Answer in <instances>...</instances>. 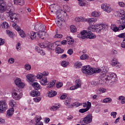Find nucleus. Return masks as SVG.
<instances>
[{"label":"nucleus","instance_id":"obj_1","mask_svg":"<svg viewBox=\"0 0 125 125\" xmlns=\"http://www.w3.org/2000/svg\"><path fill=\"white\" fill-rule=\"evenodd\" d=\"M34 29L38 33H35L31 32L30 33H28V38H30L32 41L35 40H39V39H42L44 40V36L46 35L45 31V26L43 24H36L34 27Z\"/></svg>","mask_w":125,"mask_h":125},{"label":"nucleus","instance_id":"obj_2","mask_svg":"<svg viewBox=\"0 0 125 125\" xmlns=\"http://www.w3.org/2000/svg\"><path fill=\"white\" fill-rule=\"evenodd\" d=\"M82 71L83 74H87V75H93V74H97L98 73H107L108 69L104 68V69L100 68H93L90 67L89 65L84 66L82 68Z\"/></svg>","mask_w":125,"mask_h":125},{"label":"nucleus","instance_id":"obj_3","mask_svg":"<svg viewBox=\"0 0 125 125\" xmlns=\"http://www.w3.org/2000/svg\"><path fill=\"white\" fill-rule=\"evenodd\" d=\"M104 80H105V82H109L110 85H114L115 83L118 82V78L117 77V75L112 73H106L105 77L100 80V83H103L105 82Z\"/></svg>","mask_w":125,"mask_h":125},{"label":"nucleus","instance_id":"obj_4","mask_svg":"<svg viewBox=\"0 0 125 125\" xmlns=\"http://www.w3.org/2000/svg\"><path fill=\"white\" fill-rule=\"evenodd\" d=\"M79 39H82L84 40L85 39H90V40H93L96 38V35H94L91 31L83 30L77 36Z\"/></svg>","mask_w":125,"mask_h":125},{"label":"nucleus","instance_id":"obj_5","mask_svg":"<svg viewBox=\"0 0 125 125\" xmlns=\"http://www.w3.org/2000/svg\"><path fill=\"white\" fill-rule=\"evenodd\" d=\"M8 13V16L10 17V21L11 22H17L18 20V15L13 13L12 9H10L9 11L7 12Z\"/></svg>","mask_w":125,"mask_h":125},{"label":"nucleus","instance_id":"obj_6","mask_svg":"<svg viewBox=\"0 0 125 125\" xmlns=\"http://www.w3.org/2000/svg\"><path fill=\"white\" fill-rule=\"evenodd\" d=\"M42 73H39L36 76L37 80H41L40 83L42 85H46L47 84V78L46 77H43Z\"/></svg>","mask_w":125,"mask_h":125},{"label":"nucleus","instance_id":"obj_7","mask_svg":"<svg viewBox=\"0 0 125 125\" xmlns=\"http://www.w3.org/2000/svg\"><path fill=\"white\" fill-rule=\"evenodd\" d=\"M57 19L58 20H57L56 24L58 27L61 28V27H62V25H63V23L65 22V21L62 19L61 14H60V13L58 12L57 13Z\"/></svg>","mask_w":125,"mask_h":125},{"label":"nucleus","instance_id":"obj_8","mask_svg":"<svg viewBox=\"0 0 125 125\" xmlns=\"http://www.w3.org/2000/svg\"><path fill=\"white\" fill-rule=\"evenodd\" d=\"M12 26L13 28H15L17 31H18L20 36H21V38H25L26 36V35H25V33H24L23 30H21V28H20V27H19L18 25L14 23L12 24Z\"/></svg>","mask_w":125,"mask_h":125},{"label":"nucleus","instance_id":"obj_9","mask_svg":"<svg viewBox=\"0 0 125 125\" xmlns=\"http://www.w3.org/2000/svg\"><path fill=\"white\" fill-rule=\"evenodd\" d=\"M22 90H21V89H19L14 93L13 98L15 99V100H19V99L22 98Z\"/></svg>","mask_w":125,"mask_h":125},{"label":"nucleus","instance_id":"obj_10","mask_svg":"<svg viewBox=\"0 0 125 125\" xmlns=\"http://www.w3.org/2000/svg\"><path fill=\"white\" fill-rule=\"evenodd\" d=\"M71 99H67L64 102V105L67 106L68 108H73L74 106H77L76 103H73Z\"/></svg>","mask_w":125,"mask_h":125},{"label":"nucleus","instance_id":"obj_11","mask_svg":"<svg viewBox=\"0 0 125 125\" xmlns=\"http://www.w3.org/2000/svg\"><path fill=\"white\" fill-rule=\"evenodd\" d=\"M7 109V104L5 101H0V114L3 113Z\"/></svg>","mask_w":125,"mask_h":125},{"label":"nucleus","instance_id":"obj_12","mask_svg":"<svg viewBox=\"0 0 125 125\" xmlns=\"http://www.w3.org/2000/svg\"><path fill=\"white\" fill-rule=\"evenodd\" d=\"M92 122V114H88L83 119V123L84 124H90Z\"/></svg>","mask_w":125,"mask_h":125},{"label":"nucleus","instance_id":"obj_13","mask_svg":"<svg viewBox=\"0 0 125 125\" xmlns=\"http://www.w3.org/2000/svg\"><path fill=\"white\" fill-rule=\"evenodd\" d=\"M101 8L104 11L107 12V13H110L112 11V8H111L108 4H102L101 5Z\"/></svg>","mask_w":125,"mask_h":125},{"label":"nucleus","instance_id":"obj_14","mask_svg":"<svg viewBox=\"0 0 125 125\" xmlns=\"http://www.w3.org/2000/svg\"><path fill=\"white\" fill-rule=\"evenodd\" d=\"M15 83L18 86V87H20L21 88H23L25 86V84L24 83L21 82V79H17L15 81Z\"/></svg>","mask_w":125,"mask_h":125},{"label":"nucleus","instance_id":"obj_15","mask_svg":"<svg viewBox=\"0 0 125 125\" xmlns=\"http://www.w3.org/2000/svg\"><path fill=\"white\" fill-rule=\"evenodd\" d=\"M118 38L120 39H124L123 42H125V33H121L117 36ZM121 46L123 48H125V42H123L121 43Z\"/></svg>","mask_w":125,"mask_h":125},{"label":"nucleus","instance_id":"obj_16","mask_svg":"<svg viewBox=\"0 0 125 125\" xmlns=\"http://www.w3.org/2000/svg\"><path fill=\"white\" fill-rule=\"evenodd\" d=\"M3 0H0V11H2V12L5 11V9H6L5 2H4Z\"/></svg>","mask_w":125,"mask_h":125},{"label":"nucleus","instance_id":"obj_17","mask_svg":"<svg viewBox=\"0 0 125 125\" xmlns=\"http://www.w3.org/2000/svg\"><path fill=\"white\" fill-rule=\"evenodd\" d=\"M120 20H125V12L124 10H121L120 12H118L117 14Z\"/></svg>","mask_w":125,"mask_h":125},{"label":"nucleus","instance_id":"obj_18","mask_svg":"<svg viewBox=\"0 0 125 125\" xmlns=\"http://www.w3.org/2000/svg\"><path fill=\"white\" fill-rule=\"evenodd\" d=\"M35 78H36V76L34 74H28L26 75V79L28 82H30L31 83H33L35 81Z\"/></svg>","mask_w":125,"mask_h":125},{"label":"nucleus","instance_id":"obj_19","mask_svg":"<svg viewBox=\"0 0 125 125\" xmlns=\"http://www.w3.org/2000/svg\"><path fill=\"white\" fill-rule=\"evenodd\" d=\"M13 113H14V108H11L8 110L6 114L7 118H10L13 115Z\"/></svg>","mask_w":125,"mask_h":125},{"label":"nucleus","instance_id":"obj_20","mask_svg":"<svg viewBox=\"0 0 125 125\" xmlns=\"http://www.w3.org/2000/svg\"><path fill=\"white\" fill-rule=\"evenodd\" d=\"M32 86L34 87L35 90L37 91H38L39 89H41V88H42V86H41V85L37 82L33 83L32 84Z\"/></svg>","mask_w":125,"mask_h":125},{"label":"nucleus","instance_id":"obj_21","mask_svg":"<svg viewBox=\"0 0 125 125\" xmlns=\"http://www.w3.org/2000/svg\"><path fill=\"white\" fill-rule=\"evenodd\" d=\"M14 3L15 4H19V5H24L25 1L24 0H14Z\"/></svg>","mask_w":125,"mask_h":125},{"label":"nucleus","instance_id":"obj_22","mask_svg":"<svg viewBox=\"0 0 125 125\" xmlns=\"http://www.w3.org/2000/svg\"><path fill=\"white\" fill-rule=\"evenodd\" d=\"M48 46V48H50V49H51L52 50H55L57 47H58V45H57L56 43H54L50 44Z\"/></svg>","mask_w":125,"mask_h":125},{"label":"nucleus","instance_id":"obj_23","mask_svg":"<svg viewBox=\"0 0 125 125\" xmlns=\"http://www.w3.org/2000/svg\"><path fill=\"white\" fill-rule=\"evenodd\" d=\"M86 21L89 23V24H93L95 23V22L97 21V18H93L91 19H88L86 20Z\"/></svg>","mask_w":125,"mask_h":125},{"label":"nucleus","instance_id":"obj_24","mask_svg":"<svg viewBox=\"0 0 125 125\" xmlns=\"http://www.w3.org/2000/svg\"><path fill=\"white\" fill-rule=\"evenodd\" d=\"M31 96L33 97H36V96H40L41 93L39 91H32L30 93Z\"/></svg>","mask_w":125,"mask_h":125},{"label":"nucleus","instance_id":"obj_25","mask_svg":"<svg viewBox=\"0 0 125 125\" xmlns=\"http://www.w3.org/2000/svg\"><path fill=\"white\" fill-rule=\"evenodd\" d=\"M111 65L113 67H116V69H119L120 68V66L118 65V62L116 59H113Z\"/></svg>","mask_w":125,"mask_h":125},{"label":"nucleus","instance_id":"obj_26","mask_svg":"<svg viewBox=\"0 0 125 125\" xmlns=\"http://www.w3.org/2000/svg\"><path fill=\"white\" fill-rule=\"evenodd\" d=\"M67 42L68 44H69L70 45L73 44L74 43V39L72 38L70 36H68L66 38Z\"/></svg>","mask_w":125,"mask_h":125},{"label":"nucleus","instance_id":"obj_27","mask_svg":"<svg viewBox=\"0 0 125 125\" xmlns=\"http://www.w3.org/2000/svg\"><path fill=\"white\" fill-rule=\"evenodd\" d=\"M9 105L13 108V107H16L17 104H16V102L14 100H11L9 101Z\"/></svg>","mask_w":125,"mask_h":125},{"label":"nucleus","instance_id":"obj_28","mask_svg":"<svg viewBox=\"0 0 125 125\" xmlns=\"http://www.w3.org/2000/svg\"><path fill=\"white\" fill-rule=\"evenodd\" d=\"M82 85V81L80 79H77L75 81V86L77 87V88L81 87Z\"/></svg>","mask_w":125,"mask_h":125},{"label":"nucleus","instance_id":"obj_29","mask_svg":"<svg viewBox=\"0 0 125 125\" xmlns=\"http://www.w3.org/2000/svg\"><path fill=\"white\" fill-rule=\"evenodd\" d=\"M56 94H57V92L55 91L51 90L48 92L49 97H54Z\"/></svg>","mask_w":125,"mask_h":125},{"label":"nucleus","instance_id":"obj_30","mask_svg":"<svg viewBox=\"0 0 125 125\" xmlns=\"http://www.w3.org/2000/svg\"><path fill=\"white\" fill-rule=\"evenodd\" d=\"M1 26L3 29H8L9 24L6 21H4L2 23Z\"/></svg>","mask_w":125,"mask_h":125},{"label":"nucleus","instance_id":"obj_31","mask_svg":"<svg viewBox=\"0 0 125 125\" xmlns=\"http://www.w3.org/2000/svg\"><path fill=\"white\" fill-rule=\"evenodd\" d=\"M75 20L77 21V22H85V19L83 17L76 18Z\"/></svg>","mask_w":125,"mask_h":125},{"label":"nucleus","instance_id":"obj_32","mask_svg":"<svg viewBox=\"0 0 125 125\" xmlns=\"http://www.w3.org/2000/svg\"><path fill=\"white\" fill-rule=\"evenodd\" d=\"M119 101H121V104H125V97L124 96H120L118 98Z\"/></svg>","mask_w":125,"mask_h":125},{"label":"nucleus","instance_id":"obj_33","mask_svg":"<svg viewBox=\"0 0 125 125\" xmlns=\"http://www.w3.org/2000/svg\"><path fill=\"white\" fill-rule=\"evenodd\" d=\"M55 83H56V80H53L52 82H50L47 85V88H50V87H52V86L55 84Z\"/></svg>","mask_w":125,"mask_h":125},{"label":"nucleus","instance_id":"obj_34","mask_svg":"<svg viewBox=\"0 0 125 125\" xmlns=\"http://www.w3.org/2000/svg\"><path fill=\"white\" fill-rule=\"evenodd\" d=\"M101 28L102 31L103 32V31H106L107 30L108 25L106 24H101Z\"/></svg>","mask_w":125,"mask_h":125},{"label":"nucleus","instance_id":"obj_35","mask_svg":"<svg viewBox=\"0 0 125 125\" xmlns=\"http://www.w3.org/2000/svg\"><path fill=\"white\" fill-rule=\"evenodd\" d=\"M106 88H100L97 90V92H98V93H99V94H101L102 93H104V92H106Z\"/></svg>","mask_w":125,"mask_h":125},{"label":"nucleus","instance_id":"obj_36","mask_svg":"<svg viewBox=\"0 0 125 125\" xmlns=\"http://www.w3.org/2000/svg\"><path fill=\"white\" fill-rule=\"evenodd\" d=\"M88 31L90 32H96V28L95 27V25H92L91 26H89L88 29Z\"/></svg>","mask_w":125,"mask_h":125},{"label":"nucleus","instance_id":"obj_37","mask_svg":"<svg viewBox=\"0 0 125 125\" xmlns=\"http://www.w3.org/2000/svg\"><path fill=\"white\" fill-rule=\"evenodd\" d=\"M39 45L41 48H45V47L48 46V44L45 42L39 43Z\"/></svg>","mask_w":125,"mask_h":125},{"label":"nucleus","instance_id":"obj_38","mask_svg":"<svg viewBox=\"0 0 125 125\" xmlns=\"http://www.w3.org/2000/svg\"><path fill=\"white\" fill-rule=\"evenodd\" d=\"M70 30L71 33H76V32H77V28H76V26L74 25L70 26Z\"/></svg>","mask_w":125,"mask_h":125},{"label":"nucleus","instance_id":"obj_39","mask_svg":"<svg viewBox=\"0 0 125 125\" xmlns=\"http://www.w3.org/2000/svg\"><path fill=\"white\" fill-rule=\"evenodd\" d=\"M95 27H96V32H100V31H102L101 29V24H95Z\"/></svg>","mask_w":125,"mask_h":125},{"label":"nucleus","instance_id":"obj_40","mask_svg":"<svg viewBox=\"0 0 125 125\" xmlns=\"http://www.w3.org/2000/svg\"><path fill=\"white\" fill-rule=\"evenodd\" d=\"M91 15L93 17H99L101 14L98 12L94 11L92 13Z\"/></svg>","mask_w":125,"mask_h":125},{"label":"nucleus","instance_id":"obj_41","mask_svg":"<svg viewBox=\"0 0 125 125\" xmlns=\"http://www.w3.org/2000/svg\"><path fill=\"white\" fill-rule=\"evenodd\" d=\"M89 110V108L86 107L85 108H82L79 110V113H81V114H83V113H85V112H87Z\"/></svg>","mask_w":125,"mask_h":125},{"label":"nucleus","instance_id":"obj_42","mask_svg":"<svg viewBox=\"0 0 125 125\" xmlns=\"http://www.w3.org/2000/svg\"><path fill=\"white\" fill-rule=\"evenodd\" d=\"M56 53L60 54V53H63L64 52V50L62 49L60 47H57L56 48Z\"/></svg>","mask_w":125,"mask_h":125},{"label":"nucleus","instance_id":"obj_43","mask_svg":"<svg viewBox=\"0 0 125 125\" xmlns=\"http://www.w3.org/2000/svg\"><path fill=\"white\" fill-rule=\"evenodd\" d=\"M103 103H111V102H112V99L110 98H105L103 100Z\"/></svg>","mask_w":125,"mask_h":125},{"label":"nucleus","instance_id":"obj_44","mask_svg":"<svg viewBox=\"0 0 125 125\" xmlns=\"http://www.w3.org/2000/svg\"><path fill=\"white\" fill-rule=\"evenodd\" d=\"M89 57L86 54H84L80 57L81 60H85V59H88Z\"/></svg>","mask_w":125,"mask_h":125},{"label":"nucleus","instance_id":"obj_45","mask_svg":"<svg viewBox=\"0 0 125 125\" xmlns=\"http://www.w3.org/2000/svg\"><path fill=\"white\" fill-rule=\"evenodd\" d=\"M6 33L10 38H13V32H12L11 31L7 30H6Z\"/></svg>","mask_w":125,"mask_h":125},{"label":"nucleus","instance_id":"obj_46","mask_svg":"<svg viewBox=\"0 0 125 125\" xmlns=\"http://www.w3.org/2000/svg\"><path fill=\"white\" fill-rule=\"evenodd\" d=\"M70 64V63H69V62H67L65 61H63L62 62V67H67V66H68V65H69Z\"/></svg>","mask_w":125,"mask_h":125},{"label":"nucleus","instance_id":"obj_47","mask_svg":"<svg viewBox=\"0 0 125 125\" xmlns=\"http://www.w3.org/2000/svg\"><path fill=\"white\" fill-rule=\"evenodd\" d=\"M60 107V105H53L51 107V110L52 111H56V110H57V109H59Z\"/></svg>","mask_w":125,"mask_h":125},{"label":"nucleus","instance_id":"obj_48","mask_svg":"<svg viewBox=\"0 0 125 125\" xmlns=\"http://www.w3.org/2000/svg\"><path fill=\"white\" fill-rule=\"evenodd\" d=\"M36 124H40V123H42V122H40L42 120V117L36 116Z\"/></svg>","mask_w":125,"mask_h":125},{"label":"nucleus","instance_id":"obj_49","mask_svg":"<svg viewBox=\"0 0 125 125\" xmlns=\"http://www.w3.org/2000/svg\"><path fill=\"white\" fill-rule=\"evenodd\" d=\"M82 62H77L76 63V66H75V68L76 69H79L80 68H81L82 67Z\"/></svg>","mask_w":125,"mask_h":125},{"label":"nucleus","instance_id":"obj_50","mask_svg":"<svg viewBox=\"0 0 125 125\" xmlns=\"http://www.w3.org/2000/svg\"><path fill=\"white\" fill-rule=\"evenodd\" d=\"M63 86V83L62 82H58L57 83L56 87L57 88H60Z\"/></svg>","mask_w":125,"mask_h":125},{"label":"nucleus","instance_id":"obj_51","mask_svg":"<svg viewBox=\"0 0 125 125\" xmlns=\"http://www.w3.org/2000/svg\"><path fill=\"white\" fill-rule=\"evenodd\" d=\"M63 37V35L62 34H58L57 33L56 34V35L54 36V38L55 39H61Z\"/></svg>","mask_w":125,"mask_h":125},{"label":"nucleus","instance_id":"obj_52","mask_svg":"<svg viewBox=\"0 0 125 125\" xmlns=\"http://www.w3.org/2000/svg\"><path fill=\"white\" fill-rule=\"evenodd\" d=\"M24 68H25V70H27V71H30V70H31V68H32V67L31 66V65L30 64H25L24 66Z\"/></svg>","mask_w":125,"mask_h":125},{"label":"nucleus","instance_id":"obj_53","mask_svg":"<svg viewBox=\"0 0 125 125\" xmlns=\"http://www.w3.org/2000/svg\"><path fill=\"white\" fill-rule=\"evenodd\" d=\"M111 29H113L114 32H118L120 30L119 27L116 26V25H113V27H111Z\"/></svg>","mask_w":125,"mask_h":125},{"label":"nucleus","instance_id":"obj_54","mask_svg":"<svg viewBox=\"0 0 125 125\" xmlns=\"http://www.w3.org/2000/svg\"><path fill=\"white\" fill-rule=\"evenodd\" d=\"M117 112H112L110 113V115L113 117V118L114 119H115L116 118V117H117Z\"/></svg>","mask_w":125,"mask_h":125},{"label":"nucleus","instance_id":"obj_55","mask_svg":"<svg viewBox=\"0 0 125 125\" xmlns=\"http://www.w3.org/2000/svg\"><path fill=\"white\" fill-rule=\"evenodd\" d=\"M125 28V24L123 23L122 24H120L119 26V30L121 31V30H124Z\"/></svg>","mask_w":125,"mask_h":125},{"label":"nucleus","instance_id":"obj_56","mask_svg":"<svg viewBox=\"0 0 125 125\" xmlns=\"http://www.w3.org/2000/svg\"><path fill=\"white\" fill-rule=\"evenodd\" d=\"M78 1L80 6H83L84 5V2L83 1V0H78Z\"/></svg>","mask_w":125,"mask_h":125},{"label":"nucleus","instance_id":"obj_57","mask_svg":"<svg viewBox=\"0 0 125 125\" xmlns=\"http://www.w3.org/2000/svg\"><path fill=\"white\" fill-rule=\"evenodd\" d=\"M21 45V44L20 42H18V44L16 45V48L18 50H21V47H20Z\"/></svg>","mask_w":125,"mask_h":125},{"label":"nucleus","instance_id":"obj_58","mask_svg":"<svg viewBox=\"0 0 125 125\" xmlns=\"http://www.w3.org/2000/svg\"><path fill=\"white\" fill-rule=\"evenodd\" d=\"M67 53H68V54H69V55H72V54H73V53H74V51H73V49H69L67 51Z\"/></svg>","mask_w":125,"mask_h":125},{"label":"nucleus","instance_id":"obj_59","mask_svg":"<svg viewBox=\"0 0 125 125\" xmlns=\"http://www.w3.org/2000/svg\"><path fill=\"white\" fill-rule=\"evenodd\" d=\"M91 84L92 85V86H96V85H98V83L96 82L93 81L91 82Z\"/></svg>","mask_w":125,"mask_h":125},{"label":"nucleus","instance_id":"obj_60","mask_svg":"<svg viewBox=\"0 0 125 125\" xmlns=\"http://www.w3.org/2000/svg\"><path fill=\"white\" fill-rule=\"evenodd\" d=\"M49 8H50L51 12H55V10H54V7H53V5H51L50 6Z\"/></svg>","mask_w":125,"mask_h":125},{"label":"nucleus","instance_id":"obj_61","mask_svg":"<svg viewBox=\"0 0 125 125\" xmlns=\"http://www.w3.org/2000/svg\"><path fill=\"white\" fill-rule=\"evenodd\" d=\"M8 62L10 63V64H13V63H14V59L13 58H10L8 60Z\"/></svg>","mask_w":125,"mask_h":125},{"label":"nucleus","instance_id":"obj_62","mask_svg":"<svg viewBox=\"0 0 125 125\" xmlns=\"http://www.w3.org/2000/svg\"><path fill=\"white\" fill-rule=\"evenodd\" d=\"M41 100V98L39 97V98H35L34 99V101H35V102H40V101Z\"/></svg>","mask_w":125,"mask_h":125},{"label":"nucleus","instance_id":"obj_63","mask_svg":"<svg viewBox=\"0 0 125 125\" xmlns=\"http://www.w3.org/2000/svg\"><path fill=\"white\" fill-rule=\"evenodd\" d=\"M66 98H67V95L64 94L62 95L60 97V99H61V100H64V99Z\"/></svg>","mask_w":125,"mask_h":125},{"label":"nucleus","instance_id":"obj_64","mask_svg":"<svg viewBox=\"0 0 125 125\" xmlns=\"http://www.w3.org/2000/svg\"><path fill=\"white\" fill-rule=\"evenodd\" d=\"M3 44H4V40H3L1 38H0V45H2Z\"/></svg>","mask_w":125,"mask_h":125}]
</instances>
